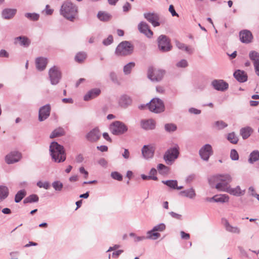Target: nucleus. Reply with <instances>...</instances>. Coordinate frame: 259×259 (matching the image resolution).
I'll return each instance as SVG.
<instances>
[{
    "instance_id": "nucleus-1",
    "label": "nucleus",
    "mask_w": 259,
    "mask_h": 259,
    "mask_svg": "<svg viewBox=\"0 0 259 259\" xmlns=\"http://www.w3.org/2000/svg\"><path fill=\"white\" fill-rule=\"evenodd\" d=\"M232 180V178L229 174L216 175L210 177L208 182L211 188L225 192Z\"/></svg>"
},
{
    "instance_id": "nucleus-2",
    "label": "nucleus",
    "mask_w": 259,
    "mask_h": 259,
    "mask_svg": "<svg viewBox=\"0 0 259 259\" xmlns=\"http://www.w3.org/2000/svg\"><path fill=\"white\" fill-rule=\"evenodd\" d=\"M50 152L52 159L57 163L64 162L66 155L64 147L56 142H53L50 145Z\"/></svg>"
},
{
    "instance_id": "nucleus-3",
    "label": "nucleus",
    "mask_w": 259,
    "mask_h": 259,
    "mask_svg": "<svg viewBox=\"0 0 259 259\" xmlns=\"http://www.w3.org/2000/svg\"><path fill=\"white\" fill-rule=\"evenodd\" d=\"M78 10L76 5L70 2H65L60 9L61 14L66 19L73 21L77 15Z\"/></svg>"
},
{
    "instance_id": "nucleus-4",
    "label": "nucleus",
    "mask_w": 259,
    "mask_h": 259,
    "mask_svg": "<svg viewBox=\"0 0 259 259\" xmlns=\"http://www.w3.org/2000/svg\"><path fill=\"white\" fill-rule=\"evenodd\" d=\"M134 51V46L130 41H123L120 42L115 50L117 56H125L132 54Z\"/></svg>"
},
{
    "instance_id": "nucleus-5",
    "label": "nucleus",
    "mask_w": 259,
    "mask_h": 259,
    "mask_svg": "<svg viewBox=\"0 0 259 259\" xmlns=\"http://www.w3.org/2000/svg\"><path fill=\"white\" fill-rule=\"evenodd\" d=\"M179 153V147L176 144L174 147L168 149L165 152L163 159L167 164L171 165L178 157Z\"/></svg>"
},
{
    "instance_id": "nucleus-6",
    "label": "nucleus",
    "mask_w": 259,
    "mask_h": 259,
    "mask_svg": "<svg viewBox=\"0 0 259 259\" xmlns=\"http://www.w3.org/2000/svg\"><path fill=\"white\" fill-rule=\"evenodd\" d=\"M111 133L116 136L123 134L127 132L128 128L126 125L121 121H115L113 122L109 127Z\"/></svg>"
},
{
    "instance_id": "nucleus-7",
    "label": "nucleus",
    "mask_w": 259,
    "mask_h": 259,
    "mask_svg": "<svg viewBox=\"0 0 259 259\" xmlns=\"http://www.w3.org/2000/svg\"><path fill=\"white\" fill-rule=\"evenodd\" d=\"M165 74L164 70L160 69H155L153 67H150L148 68L147 72V77L152 81L159 82L161 81Z\"/></svg>"
},
{
    "instance_id": "nucleus-8",
    "label": "nucleus",
    "mask_w": 259,
    "mask_h": 259,
    "mask_svg": "<svg viewBox=\"0 0 259 259\" xmlns=\"http://www.w3.org/2000/svg\"><path fill=\"white\" fill-rule=\"evenodd\" d=\"M149 110L153 112L158 113L164 111V106L162 101L158 98L153 99L147 104Z\"/></svg>"
},
{
    "instance_id": "nucleus-9",
    "label": "nucleus",
    "mask_w": 259,
    "mask_h": 259,
    "mask_svg": "<svg viewBox=\"0 0 259 259\" xmlns=\"http://www.w3.org/2000/svg\"><path fill=\"white\" fill-rule=\"evenodd\" d=\"M158 46L159 50L165 52L169 51L171 49V46L170 44V40L165 35H160L157 39Z\"/></svg>"
},
{
    "instance_id": "nucleus-10",
    "label": "nucleus",
    "mask_w": 259,
    "mask_h": 259,
    "mask_svg": "<svg viewBox=\"0 0 259 259\" xmlns=\"http://www.w3.org/2000/svg\"><path fill=\"white\" fill-rule=\"evenodd\" d=\"M49 76L51 84L52 85H56L59 82L62 75L59 68L54 66L50 69L49 71Z\"/></svg>"
},
{
    "instance_id": "nucleus-11",
    "label": "nucleus",
    "mask_w": 259,
    "mask_h": 259,
    "mask_svg": "<svg viewBox=\"0 0 259 259\" xmlns=\"http://www.w3.org/2000/svg\"><path fill=\"white\" fill-rule=\"evenodd\" d=\"M213 150L210 144H207L202 146L199 151L201 158L204 161H207L210 156L213 154Z\"/></svg>"
},
{
    "instance_id": "nucleus-12",
    "label": "nucleus",
    "mask_w": 259,
    "mask_h": 259,
    "mask_svg": "<svg viewBox=\"0 0 259 259\" xmlns=\"http://www.w3.org/2000/svg\"><path fill=\"white\" fill-rule=\"evenodd\" d=\"M51 105L46 104L39 108L38 114V120L42 121L47 119L50 115Z\"/></svg>"
},
{
    "instance_id": "nucleus-13",
    "label": "nucleus",
    "mask_w": 259,
    "mask_h": 259,
    "mask_svg": "<svg viewBox=\"0 0 259 259\" xmlns=\"http://www.w3.org/2000/svg\"><path fill=\"white\" fill-rule=\"evenodd\" d=\"M144 18L154 27H157L160 25L159 16L158 14L154 13H147L144 14Z\"/></svg>"
},
{
    "instance_id": "nucleus-14",
    "label": "nucleus",
    "mask_w": 259,
    "mask_h": 259,
    "mask_svg": "<svg viewBox=\"0 0 259 259\" xmlns=\"http://www.w3.org/2000/svg\"><path fill=\"white\" fill-rule=\"evenodd\" d=\"M211 84L215 90L219 91H225L229 88L228 83L222 79H214Z\"/></svg>"
},
{
    "instance_id": "nucleus-15",
    "label": "nucleus",
    "mask_w": 259,
    "mask_h": 259,
    "mask_svg": "<svg viewBox=\"0 0 259 259\" xmlns=\"http://www.w3.org/2000/svg\"><path fill=\"white\" fill-rule=\"evenodd\" d=\"M21 157V153L17 151H13L6 156L5 161L7 164H10L19 161Z\"/></svg>"
},
{
    "instance_id": "nucleus-16",
    "label": "nucleus",
    "mask_w": 259,
    "mask_h": 259,
    "mask_svg": "<svg viewBox=\"0 0 259 259\" xmlns=\"http://www.w3.org/2000/svg\"><path fill=\"white\" fill-rule=\"evenodd\" d=\"M239 37L240 41L245 44L251 42L253 36L251 32L248 30H243L240 32Z\"/></svg>"
},
{
    "instance_id": "nucleus-17",
    "label": "nucleus",
    "mask_w": 259,
    "mask_h": 259,
    "mask_svg": "<svg viewBox=\"0 0 259 259\" xmlns=\"http://www.w3.org/2000/svg\"><path fill=\"white\" fill-rule=\"evenodd\" d=\"M139 31L145 34L148 37H151L153 35V32L150 29L148 24L145 22H141L138 25Z\"/></svg>"
},
{
    "instance_id": "nucleus-18",
    "label": "nucleus",
    "mask_w": 259,
    "mask_h": 259,
    "mask_svg": "<svg viewBox=\"0 0 259 259\" xmlns=\"http://www.w3.org/2000/svg\"><path fill=\"white\" fill-rule=\"evenodd\" d=\"M250 60L253 61L256 74L259 76V53L256 51H251L249 54Z\"/></svg>"
},
{
    "instance_id": "nucleus-19",
    "label": "nucleus",
    "mask_w": 259,
    "mask_h": 259,
    "mask_svg": "<svg viewBox=\"0 0 259 259\" xmlns=\"http://www.w3.org/2000/svg\"><path fill=\"white\" fill-rule=\"evenodd\" d=\"M101 136V134L98 128H95L91 131L86 136L87 140L91 142L98 141Z\"/></svg>"
},
{
    "instance_id": "nucleus-20",
    "label": "nucleus",
    "mask_w": 259,
    "mask_h": 259,
    "mask_svg": "<svg viewBox=\"0 0 259 259\" xmlns=\"http://www.w3.org/2000/svg\"><path fill=\"white\" fill-rule=\"evenodd\" d=\"M142 153L144 158H151L154 155V149L150 145H144L142 149Z\"/></svg>"
},
{
    "instance_id": "nucleus-21",
    "label": "nucleus",
    "mask_w": 259,
    "mask_h": 259,
    "mask_svg": "<svg viewBox=\"0 0 259 259\" xmlns=\"http://www.w3.org/2000/svg\"><path fill=\"white\" fill-rule=\"evenodd\" d=\"M118 103L120 107L125 108L132 104V99L128 95H123L119 98Z\"/></svg>"
},
{
    "instance_id": "nucleus-22",
    "label": "nucleus",
    "mask_w": 259,
    "mask_h": 259,
    "mask_svg": "<svg viewBox=\"0 0 259 259\" xmlns=\"http://www.w3.org/2000/svg\"><path fill=\"white\" fill-rule=\"evenodd\" d=\"M225 192L234 196H240L243 195L245 194V190H242L239 186L235 188H231L229 185Z\"/></svg>"
},
{
    "instance_id": "nucleus-23",
    "label": "nucleus",
    "mask_w": 259,
    "mask_h": 259,
    "mask_svg": "<svg viewBox=\"0 0 259 259\" xmlns=\"http://www.w3.org/2000/svg\"><path fill=\"white\" fill-rule=\"evenodd\" d=\"M14 43L26 48L30 44V40L26 36H20L15 38Z\"/></svg>"
},
{
    "instance_id": "nucleus-24",
    "label": "nucleus",
    "mask_w": 259,
    "mask_h": 259,
    "mask_svg": "<svg viewBox=\"0 0 259 259\" xmlns=\"http://www.w3.org/2000/svg\"><path fill=\"white\" fill-rule=\"evenodd\" d=\"M48 63V60L46 58L38 57L35 60L36 69L39 71L44 70Z\"/></svg>"
},
{
    "instance_id": "nucleus-25",
    "label": "nucleus",
    "mask_w": 259,
    "mask_h": 259,
    "mask_svg": "<svg viewBox=\"0 0 259 259\" xmlns=\"http://www.w3.org/2000/svg\"><path fill=\"white\" fill-rule=\"evenodd\" d=\"M17 10L16 9H5L3 10L2 15L5 19H11L13 18L16 14Z\"/></svg>"
},
{
    "instance_id": "nucleus-26",
    "label": "nucleus",
    "mask_w": 259,
    "mask_h": 259,
    "mask_svg": "<svg viewBox=\"0 0 259 259\" xmlns=\"http://www.w3.org/2000/svg\"><path fill=\"white\" fill-rule=\"evenodd\" d=\"M101 93V91L99 89H93L89 91L84 96V100L85 101H89L94 99L99 96Z\"/></svg>"
},
{
    "instance_id": "nucleus-27",
    "label": "nucleus",
    "mask_w": 259,
    "mask_h": 259,
    "mask_svg": "<svg viewBox=\"0 0 259 259\" xmlns=\"http://www.w3.org/2000/svg\"><path fill=\"white\" fill-rule=\"evenodd\" d=\"M234 77L238 81L240 82H244L247 80V75L243 71L238 70L234 73Z\"/></svg>"
},
{
    "instance_id": "nucleus-28",
    "label": "nucleus",
    "mask_w": 259,
    "mask_h": 259,
    "mask_svg": "<svg viewBox=\"0 0 259 259\" xmlns=\"http://www.w3.org/2000/svg\"><path fill=\"white\" fill-rule=\"evenodd\" d=\"M142 127L146 130H153L155 127V122L153 119L141 121Z\"/></svg>"
},
{
    "instance_id": "nucleus-29",
    "label": "nucleus",
    "mask_w": 259,
    "mask_h": 259,
    "mask_svg": "<svg viewBox=\"0 0 259 259\" xmlns=\"http://www.w3.org/2000/svg\"><path fill=\"white\" fill-rule=\"evenodd\" d=\"M180 195L191 199H194L196 195L195 190L193 188L181 191Z\"/></svg>"
},
{
    "instance_id": "nucleus-30",
    "label": "nucleus",
    "mask_w": 259,
    "mask_h": 259,
    "mask_svg": "<svg viewBox=\"0 0 259 259\" xmlns=\"http://www.w3.org/2000/svg\"><path fill=\"white\" fill-rule=\"evenodd\" d=\"M253 131V130L251 127L246 126L240 129V134L242 136L243 139L245 140L250 136Z\"/></svg>"
},
{
    "instance_id": "nucleus-31",
    "label": "nucleus",
    "mask_w": 259,
    "mask_h": 259,
    "mask_svg": "<svg viewBox=\"0 0 259 259\" xmlns=\"http://www.w3.org/2000/svg\"><path fill=\"white\" fill-rule=\"evenodd\" d=\"M65 132L64 128L61 127H59L52 132L50 136V138L53 139L56 137H59L65 135Z\"/></svg>"
},
{
    "instance_id": "nucleus-32",
    "label": "nucleus",
    "mask_w": 259,
    "mask_h": 259,
    "mask_svg": "<svg viewBox=\"0 0 259 259\" xmlns=\"http://www.w3.org/2000/svg\"><path fill=\"white\" fill-rule=\"evenodd\" d=\"M225 227L226 230L229 232L237 234L240 233V229L238 227L231 225L227 221L225 222Z\"/></svg>"
},
{
    "instance_id": "nucleus-33",
    "label": "nucleus",
    "mask_w": 259,
    "mask_h": 259,
    "mask_svg": "<svg viewBox=\"0 0 259 259\" xmlns=\"http://www.w3.org/2000/svg\"><path fill=\"white\" fill-rule=\"evenodd\" d=\"M210 199H213V201L216 202H226L229 201V197L228 195H216L210 198Z\"/></svg>"
},
{
    "instance_id": "nucleus-34",
    "label": "nucleus",
    "mask_w": 259,
    "mask_h": 259,
    "mask_svg": "<svg viewBox=\"0 0 259 259\" xmlns=\"http://www.w3.org/2000/svg\"><path fill=\"white\" fill-rule=\"evenodd\" d=\"M98 18L102 21H108L111 18L112 16L108 13L99 11L97 14Z\"/></svg>"
},
{
    "instance_id": "nucleus-35",
    "label": "nucleus",
    "mask_w": 259,
    "mask_h": 259,
    "mask_svg": "<svg viewBox=\"0 0 259 259\" xmlns=\"http://www.w3.org/2000/svg\"><path fill=\"white\" fill-rule=\"evenodd\" d=\"M8 195V188L6 186H0V202L6 199Z\"/></svg>"
},
{
    "instance_id": "nucleus-36",
    "label": "nucleus",
    "mask_w": 259,
    "mask_h": 259,
    "mask_svg": "<svg viewBox=\"0 0 259 259\" xmlns=\"http://www.w3.org/2000/svg\"><path fill=\"white\" fill-rule=\"evenodd\" d=\"M258 160H259V151L254 150L250 154L248 161L250 163H253Z\"/></svg>"
},
{
    "instance_id": "nucleus-37",
    "label": "nucleus",
    "mask_w": 259,
    "mask_h": 259,
    "mask_svg": "<svg viewBox=\"0 0 259 259\" xmlns=\"http://www.w3.org/2000/svg\"><path fill=\"white\" fill-rule=\"evenodd\" d=\"M39 198L36 194H31L24 199V203L36 202L38 201Z\"/></svg>"
},
{
    "instance_id": "nucleus-38",
    "label": "nucleus",
    "mask_w": 259,
    "mask_h": 259,
    "mask_svg": "<svg viewBox=\"0 0 259 259\" xmlns=\"http://www.w3.org/2000/svg\"><path fill=\"white\" fill-rule=\"evenodd\" d=\"M157 169L161 175H164L169 173V168L163 164H159L157 166Z\"/></svg>"
},
{
    "instance_id": "nucleus-39",
    "label": "nucleus",
    "mask_w": 259,
    "mask_h": 259,
    "mask_svg": "<svg viewBox=\"0 0 259 259\" xmlns=\"http://www.w3.org/2000/svg\"><path fill=\"white\" fill-rule=\"evenodd\" d=\"M26 194V192L25 190H21L19 191L15 195V201L16 203L20 202L21 200L25 197Z\"/></svg>"
},
{
    "instance_id": "nucleus-40",
    "label": "nucleus",
    "mask_w": 259,
    "mask_h": 259,
    "mask_svg": "<svg viewBox=\"0 0 259 259\" xmlns=\"http://www.w3.org/2000/svg\"><path fill=\"white\" fill-rule=\"evenodd\" d=\"M156 231H153V229L147 232V239L156 240L160 236L159 233L155 232Z\"/></svg>"
},
{
    "instance_id": "nucleus-41",
    "label": "nucleus",
    "mask_w": 259,
    "mask_h": 259,
    "mask_svg": "<svg viewBox=\"0 0 259 259\" xmlns=\"http://www.w3.org/2000/svg\"><path fill=\"white\" fill-rule=\"evenodd\" d=\"M135 66V63L133 62H131L125 65L123 67V72L125 75L129 74L132 69Z\"/></svg>"
},
{
    "instance_id": "nucleus-42",
    "label": "nucleus",
    "mask_w": 259,
    "mask_h": 259,
    "mask_svg": "<svg viewBox=\"0 0 259 259\" xmlns=\"http://www.w3.org/2000/svg\"><path fill=\"white\" fill-rule=\"evenodd\" d=\"M164 129L167 132L172 133L177 130V126L172 123H166L164 125Z\"/></svg>"
},
{
    "instance_id": "nucleus-43",
    "label": "nucleus",
    "mask_w": 259,
    "mask_h": 259,
    "mask_svg": "<svg viewBox=\"0 0 259 259\" xmlns=\"http://www.w3.org/2000/svg\"><path fill=\"white\" fill-rule=\"evenodd\" d=\"M228 126V124L222 120L217 121L214 123V127L218 130H222Z\"/></svg>"
},
{
    "instance_id": "nucleus-44",
    "label": "nucleus",
    "mask_w": 259,
    "mask_h": 259,
    "mask_svg": "<svg viewBox=\"0 0 259 259\" xmlns=\"http://www.w3.org/2000/svg\"><path fill=\"white\" fill-rule=\"evenodd\" d=\"M25 16L31 21H37L38 20L39 18V14L35 13H27L25 14Z\"/></svg>"
},
{
    "instance_id": "nucleus-45",
    "label": "nucleus",
    "mask_w": 259,
    "mask_h": 259,
    "mask_svg": "<svg viewBox=\"0 0 259 259\" xmlns=\"http://www.w3.org/2000/svg\"><path fill=\"white\" fill-rule=\"evenodd\" d=\"M227 139L233 144H236L238 141V138L234 132L229 133L228 135Z\"/></svg>"
},
{
    "instance_id": "nucleus-46",
    "label": "nucleus",
    "mask_w": 259,
    "mask_h": 259,
    "mask_svg": "<svg viewBox=\"0 0 259 259\" xmlns=\"http://www.w3.org/2000/svg\"><path fill=\"white\" fill-rule=\"evenodd\" d=\"M162 183L170 188L175 189L178 182L176 180H167V181H162Z\"/></svg>"
},
{
    "instance_id": "nucleus-47",
    "label": "nucleus",
    "mask_w": 259,
    "mask_h": 259,
    "mask_svg": "<svg viewBox=\"0 0 259 259\" xmlns=\"http://www.w3.org/2000/svg\"><path fill=\"white\" fill-rule=\"evenodd\" d=\"M52 187L57 191H61L62 190L63 185L62 183L59 181H56L52 183Z\"/></svg>"
},
{
    "instance_id": "nucleus-48",
    "label": "nucleus",
    "mask_w": 259,
    "mask_h": 259,
    "mask_svg": "<svg viewBox=\"0 0 259 259\" xmlns=\"http://www.w3.org/2000/svg\"><path fill=\"white\" fill-rule=\"evenodd\" d=\"M87 57V55L84 52H80L76 54L75 57V61L77 62H82Z\"/></svg>"
},
{
    "instance_id": "nucleus-49",
    "label": "nucleus",
    "mask_w": 259,
    "mask_h": 259,
    "mask_svg": "<svg viewBox=\"0 0 259 259\" xmlns=\"http://www.w3.org/2000/svg\"><path fill=\"white\" fill-rule=\"evenodd\" d=\"M111 177L112 179L119 181L122 180V176L117 171H113L111 173Z\"/></svg>"
},
{
    "instance_id": "nucleus-50",
    "label": "nucleus",
    "mask_w": 259,
    "mask_h": 259,
    "mask_svg": "<svg viewBox=\"0 0 259 259\" xmlns=\"http://www.w3.org/2000/svg\"><path fill=\"white\" fill-rule=\"evenodd\" d=\"M188 65V62L185 59H182L176 64V66L179 68H185Z\"/></svg>"
},
{
    "instance_id": "nucleus-51",
    "label": "nucleus",
    "mask_w": 259,
    "mask_h": 259,
    "mask_svg": "<svg viewBox=\"0 0 259 259\" xmlns=\"http://www.w3.org/2000/svg\"><path fill=\"white\" fill-rule=\"evenodd\" d=\"M37 186L39 188H44L46 190L49 189L50 188V184L48 182H42L38 181L37 183Z\"/></svg>"
},
{
    "instance_id": "nucleus-52",
    "label": "nucleus",
    "mask_w": 259,
    "mask_h": 259,
    "mask_svg": "<svg viewBox=\"0 0 259 259\" xmlns=\"http://www.w3.org/2000/svg\"><path fill=\"white\" fill-rule=\"evenodd\" d=\"M230 157L232 160H237L239 159V155L236 150H231L230 152Z\"/></svg>"
},
{
    "instance_id": "nucleus-53",
    "label": "nucleus",
    "mask_w": 259,
    "mask_h": 259,
    "mask_svg": "<svg viewBox=\"0 0 259 259\" xmlns=\"http://www.w3.org/2000/svg\"><path fill=\"white\" fill-rule=\"evenodd\" d=\"M165 229V225L163 223L159 224L155 226H154L153 228V231H163Z\"/></svg>"
},
{
    "instance_id": "nucleus-54",
    "label": "nucleus",
    "mask_w": 259,
    "mask_h": 259,
    "mask_svg": "<svg viewBox=\"0 0 259 259\" xmlns=\"http://www.w3.org/2000/svg\"><path fill=\"white\" fill-rule=\"evenodd\" d=\"M130 236L131 237H135L134 241L136 242L143 241L147 239L146 237L145 236H135V234L133 233H131Z\"/></svg>"
},
{
    "instance_id": "nucleus-55",
    "label": "nucleus",
    "mask_w": 259,
    "mask_h": 259,
    "mask_svg": "<svg viewBox=\"0 0 259 259\" xmlns=\"http://www.w3.org/2000/svg\"><path fill=\"white\" fill-rule=\"evenodd\" d=\"M113 40V36L111 35H110L106 39L103 40V44L105 46H108L112 43Z\"/></svg>"
},
{
    "instance_id": "nucleus-56",
    "label": "nucleus",
    "mask_w": 259,
    "mask_h": 259,
    "mask_svg": "<svg viewBox=\"0 0 259 259\" xmlns=\"http://www.w3.org/2000/svg\"><path fill=\"white\" fill-rule=\"evenodd\" d=\"M141 178L142 179L146 180H153L154 181H156L158 180V178L156 176H146L144 174L141 175Z\"/></svg>"
},
{
    "instance_id": "nucleus-57",
    "label": "nucleus",
    "mask_w": 259,
    "mask_h": 259,
    "mask_svg": "<svg viewBox=\"0 0 259 259\" xmlns=\"http://www.w3.org/2000/svg\"><path fill=\"white\" fill-rule=\"evenodd\" d=\"M110 78L111 80L114 83H117L118 82L117 77L116 73L114 72H111L110 73Z\"/></svg>"
},
{
    "instance_id": "nucleus-58",
    "label": "nucleus",
    "mask_w": 259,
    "mask_h": 259,
    "mask_svg": "<svg viewBox=\"0 0 259 259\" xmlns=\"http://www.w3.org/2000/svg\"><path fill=\"white\" fill-rule=\"evenodd\" d=\"M169 11L172 16L179 17L178 14L175 11L174 7L172 5H170L168 9Z\"/></svg>"
},
{
    "instance_id": "nucleus-59",
    "label": "nucleus",
    "mask_w": 259,
    "mask_h": 259,
    "mask_svg": "<svg viewBox=\"0 0 259 259\" xmlns=\"http://www.w3.org/2000/svg\"><path fill=\"white\" fill-rule=\"evenodd\" d=\"M9 54L4 49L0 51V57L1 58H9Z\"/></svg>"
},
{
    "instance_id": "nucleus-60",
    "label": "nucleus",
    "mask_w": 259,
    "mask_h": 259,
    "mask_svg": "<svg viewBox=\"0 0 259 259\" xmlns=\"http://www.w3.org/2000/svg\"><path fill=\"white\" fill-rule=\"evenodd\" d=\"M122 8L123 12H128L131 9V5L129 3L126 2L123 6Z\"/></svg>"
},
{
    "instance_id": "nucleus-61",
    "label": "nucleus",
    "mask_w": 259,
    "mask_h": 259,
    "mask_svg": "<svg viewBox=\"0 0 259 259\" xmlns=\"http://www.w3.org/2000/svg\"><path fill=\"white\" fill-rule=\"evenodd\" d=\"M169 214L173 218L177 220H181L182 218V215L180 214L177 213L173 211H171L169 212Z\"/></svg>"
},
{
    "instance_id": "nucleus-62",
    "label": "nucleus",
    "mask_w": 259,
    "mask_h": 259,
    "mask_svg": "<svg viewBox=\"0 0 259 259\" xmlns=\"http://www.w3.org/2000/svg\"><path fill=\"white\" fill-rule=\"evenodd\" d=\"M189 112L190 113H192V114H199L201 113V110L196 109L195 108H189Z\"/></svg>"
},
{
    "instance_id": "nucleus-63",
    "label": "nucleus",
    "mask_w": 259,
    "mask_h": 259,
    "mask_svg": "<svg viewBox=\"0 0 259 259\" xmlns=\"http://www.w3.org/2000/svg\"><path fill=\"white\" fill-rule=\"evenodd\" d=\"M79 172L84 175V178L87 179L88 177L89 173L83 167H80L79 169Z\"/></svg>"
},
{
    "instance_id": "nucleus-64",
    "label": "nucleus",
    "mask_w": 259,
    "mask_h": 259,
    "mask_svg": "<svg viewBox=\"0 0 259 259\" xmlns=\"http://www.w3.org/2000/svg\"><path fill=\"white\" fill-rule=\"evenodd\" d=\"M98 162L100 165L103 167H106L107 164V161L104 158L100 159Z\"/></svg>"
}]
</instances>
